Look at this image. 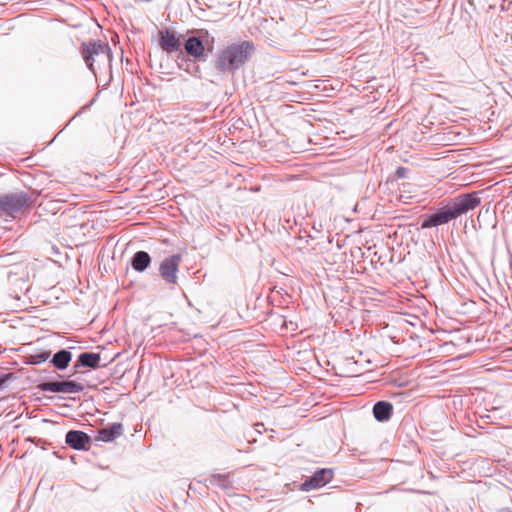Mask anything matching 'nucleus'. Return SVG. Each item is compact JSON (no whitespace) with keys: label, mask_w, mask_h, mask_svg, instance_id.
<instances>
[{"label":"nucleus","mask_w":512,"mask_h":512,"mask_svg":"<svg viewBox=\"0 0 512 512\" xmlns=\"http://www.w3.org/2000/svg\"><path fill=\"white\" fill-rule=\"evenodd\" d=\"M481 203L478 192L463 193L452 199L447 205L437 212L425 217L421 223L422 229L437 227L457 219L470 210L475 209Z\"/></svg>","instance_id":"obj_1"},{"label":"nucleus","mask_w":512,"mask_h":512,"mask_svg":"<svg viewBox=\"0 0 512 512\" xmlns=\"http://www.w3.org/2000/svg\"><path fill=\"white\" fill-rule=\"evenodd\" d=\"M255 50L254 43L249 40L231 43L219 50L214 68L221 73L234 74L251 59Z\"/></svg>","instance_id":"obj_2"},{"label":"nucleus","mask_w":512,"mask_h":512,"mask_svg":"<svg viewBox=\"0 0 512 512\" xmlns=\"http://www.w3.org/2000/svg\"><path fill=\"white\" fill-rule=\"evenodd\" d=\"M82 57L95 77L98 71L111 70L113 56L107 43L100 41L83 43Z\"/></svg>","instance_id":"obj_3"},{"label":"nucleus","mask_w":512,"mask_h":512,"mask_svg":"<svg viewBox=\"0 0 512 512\" xmlns=\"http://www.w3.org/2000/svg\"><path fill=\"white\" fill-rule=\"evenodd\" d=\"M191 35L184 40L182 46L186 54L194 61H206L207 52H212L215 38L207 29L192 30Z\"/></svg>","instance_id":"obj_4"},{"label":"nucleus","mask_w":512,"mask_h":512,"mask_svg":"<svg viewBox=\"0 0 512 512\" xmlns=\"http://www.w3.org/2000/svg\"><path fill=\"white\" fill-rule=\"evenodd\" d=\"M32 204L31 196L23 191L0 194V218L16 219Z\"/></svg>","instance_id":"obj_5"},{"label":"nucleus","mask_w":512,"mask_h":512,"mask_svg":"<svg viewBox=\"0 0 512 512\" xmlns=\"http://www.w3.org/2000/svg\"><path fill=\"white\" fill-rule=\"evenodd\" d=\"M182 261L180 254H173L162 260L159 266V274L162 280L171 286L178 283L179 266Z\"/></svg>","instance_id":"obj_6"},{"label":"nucleus","mask_w":512,"mask_h":512,"mask_svg":"<svg viewBox=\"0 0 512 512\" xmlns=\"http://www.w3.org/2000/svg\"><path fill=\"white\" fill-rule=\"evenodd\" d=\"M37 388L43 392L52 393H79L84 390V386L76 381H49L38 384Z\"/></svg>","instance_id":"obj_7"},{"label":"nucleus","mask_w":512,"mask_h":512,"mask_svg":"<svg viewBox=\"0 0 512 512\" xmlns=\"http://www.w3.org/2000/svg\"><path fill=\"white\" fill-rule=\"evenodd\" d=\"M182 35L177 34L175 31L170 29H162L159 31V46L168 54L174 52L182 53Z\"/></svg>","instance_id":"obj_8"},{"label":"nucleus","mask_w":512,"mask_h":512,"mask_svg":"<svg viewBox=\"0 0 512 512\" xmlns=\"http://www.w3.org/2000/svg\"><path fill=\"white\" fill-rule=\"evenodd\" d=\"M333 476L334 473L332 469H320L302 483L301 489L303 491H309L323 487L333 479Z\"/></svg>","instance_id":"obj_9"},{"label":"nucleus","mask_w":512,"mask_h":512,"mask_svg":"<svg viewBox=\"0 0 512 512\" xmlns=\"http://www.w3.org/2000/svg\"><path fill=\"white\" fill-rule=\"evenodd\" d=\"M90 441V437L80 430H70L65 436L66 444L75 450H88Z\"/></svg>","instance_id":"obj_10"},{"label":"nucleus","mask_w":512,"mask_h":512,"mask_svg":"<svg viewBox=\"0 0 512 512\" xmlns=\"http://www.w3.org/2000/svg\"><path fill=\"white\" fill-rule=\"evenodd\" d=\"M124 432L123 425L121 423H113L107 427H104L97 432L96 440L102 442H111L116 438L120 437Z\"/></svg>","instance_id":"obj_11"},{"label":"nucleus","mask_w":512,"mask_h":512,"mask_svg":"<svg viewBox=\"0 0 512 512\" xmlns=\"http://www.w3.org/2000/svg\"><path fill=\"white\" fill-rule=\"evenodd\" d=\"M101 356L99 353L83 352L78 356L75 368L79 366L96 369L99 367Z\"/></svg>","instance_id":"obj_12"},{"label":"nucleus","mask_w":512,"mask_h":512,"mask_svg":"<svg viewBox=\"0 0 512 512\" xmlns=\"http://www.w3.org/2000/svg\"><path fill=\"white\" fill-rule=\"evenodd\" d=\"M393 411L391 403L386 401H378L374 404L373 415L376 420L384 422L390 419Z\"/></svg>","instance_id":"obj_13"},{"label":"nucleus","mask_w":512,"mask_h":512,"mask_svg":"<svg viewBox=\"0 0 512 512\" xmlns=\"http://www.w3.org/2000/svg\"><path fill=\"white\" fill-rule=\"evenodd\" d=\"M150 263L151 257L145 251H137L131 259V266L137 272H144Z\"/></svg>","instance_id":"obj_14"},{"label":"nucleus","mask_w":512,"mask_h":512,"mask_svg":"<svg viewBox=\"0 0 512 512\" xmlns=\"http://www.w3.org/2000/svg\"><path fill=\"white\" fill-rule=\"evenodd\" d=\"M72 359V354L68 350H60L54 354L51 363L59 370L67 368Z\"/></svg>","instance_id":"obj_15"},{"label":"nucleus","mask_w":512,"mask_h":512,"mask_svg":"<svg viewBox=\"0 0 512 512\" xmlns=\"http://www.w3.org/2000/svg\"><path fill=\"white\" fill-rule=\"evenodd\" d=\"M51 353L48 352H41L30 356V363L31 364H40L42 362H45L49 359Z\"/></svg>","instance_id":"obj_16"},{"label":"nucleus","mask_w":512,"mask_h":512,"mask_svg":"<svg viewBox=\"0 0 512 512\" xmlns=\"http://www.w3.org/2000/svg\"><path fill=\"white\" fill-rule=\"evenodd\" d=\"M211 482L217 483L222 488H227L228 487V480L224 476H220V475L216 476V477L213 478V480H211Z\"/></svg>","instance_id":"obj_17"},{"label":"nucleus","mask_w":512,"mask_h":512,"mask_svg":"<svg viewBox=\"0 0 512 512\" xmlns=\"http://www.w3.org/2000/svg\"><path fill=\"white\" fill-rule=\"evenodd\" d=\"M406 172H407V168H405V167H398L397 170H396V175L399 178H404V177H406Z\"/></svg>","instance_id":"obj_18"},{"label":"nucleus","mask_w":512,"mask_h":512,"mask_svg":"<svg viewBox=\"0 0 512 512\" xmlns=\"http://www.w3.org/2000/svg\"><path fill=\"white\" fill-rule=\"evenodd\" d=\"M12 377V374H6L0 376V390L3 388L4 384Z\"/></svg>","instance_id":"obj_19"},{"label":"nucleus","mask_w":512,"mask_h":512,"mask_svg":"<svg viewBox=\"0 0 512 512\" xmlns=\"http://www.w3.org/2000/svg\"><path fill=\"white\" fill-rule=\"evenodd\" d=\"M262 426H263L262 423H257L256 424V427H259V429H257V432H260V429H262Z\"/></svg>","instance_id":"obj_20"},{"label":"nucleus","mask_w":512,"mask_h":512,"mask_svg":"<svg viewBox=\"0 0 512 512\" xmlns=\"http://www.w3.org/2000/svg\"><path fill=\"white\" fill-rule=\"evenodd\" d=\"M262 426H263L262 423H257L256 424V427H259V429H257V432H260V429H262Z\"/></svg>","instance_id":"obj_21"},{"label":"nucleus","mask_w":512,"mask_h":512,"mask_svg":"<svg viewBox=\"0 0 512 512\" xmlns=\"http://www.w3.org/2000/svg\"><path fill=\"white\" fill-rule=\"evenodd\" d=\"M262 426H263L262 423H257L256 424V427H259V429H257V432H260V429H262Z\"/></svg>","instance_id":"obj_22"}]
</instances>
